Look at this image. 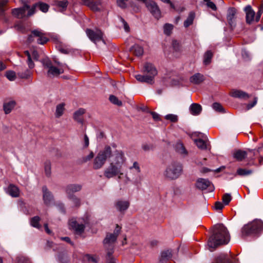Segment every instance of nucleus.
Masks as SVG:
<instances>
[{"label": "nucleus", "instance_id": "50", "mask_svg": "<svg viewBox=\"0 0 263 263\" xmlns=\"http://www.w3.org/2000/svg\"><path fill=\"white\" fill-rule=\"evenodd\" d=\"M212 107H213V108L217 111H219V112H223V107L222 106V105L219 104V103H213V105H212Z\"/></svg>", "mask_w": 263, "mask_h": 263}, {"label": "nucleus", "instance_id": "23", "mask_svg": "<svg viewBox=\"0 0 263 263\" xmlns=\"http://www.w3.org/2000/svg\"><path fill=\"white\" fill-rule=\"evenodd\" d=\"M85 112V110L83 108H79L77 110H76L73 114V119L75 121L80 123L81 124H83L84 120L83 118V116Z\"/></svg>", "mask_w": 263, "mask_h": 263}, {"label": "nucleus", "instance_id": "21", "mask_svg": "<svg viewBox=\"0 0 263 263\" xmlns=\"http://www.w3.org/2000/svg\"><path fill=\"white\" fill-rule=\"evenodd\" d=\"M211 184V182L208 180L203 178L197 179L196 183V187L201 190L206 189Z\"/></svg>", "mask_w": 263, "mask_h": 263}, {"label": "nucleus", "instance_id": "18", "mask_svg": "<svg viewBox=\"0 0 263 263\" xmlns=\"http://www.w3.org/2000/svg\"><path fill=\"white\" fill-rule=\"evenodd\" d=\"M42 192L44 202L45 204L48 205L50 204L53 200V197L51 193L45 186L42 187Z\"/></svg>", "mask_w": 263, "mask_h": 263}, {"label": "nucleus", "instance_id": "53", "mask_svg": "<svg viewBox=\"0 0 263 263\" xmlns=\"http://www.w3.org/2000/svg\"><path fill=\"white\" fill-rule=\"evenodd\" d=\"M165 118L166 120H170L173 122H175L178 120L177 116L173 114L167 115L166 116H165Z\"/></svg>", "mask_w": 263, "mask_h": 263}, {"label": "nucleus", "instance_id": "7", "mask_svg": "<svg viewBox=\"0 0 263 263\" xmlns=\"http://www.w3.org/2000/svg\"><path fill=\"white\" fill-rule=\"evenodd\" d=\"M182 172L181 164L177 162H172L167 165L164 172V176L169 180H174L178 178Z\"/></svg>", "mask_w": 263, "mask_h": 263}, {"label": "nucleus", "instance_id": "15", "mask_svg": "<svg viewBox=\"0 0 263 263\" xmlns=\"http://www.w3.org/2000/svg\"><path fill=\"white\" fill-rule=\"evenodd\" d=\"M120 231L121 228L118 225H117L114 233L107 234L106 235V236L104 240V244L106 246L107 245H109L114 243L116 241Z\"/></svg>", "mask_w": 263, "mask_h": 263}, {"label": "nucleus", "instance_id": "40", "mask_svg": "<svg viewBox=\"0 0 263 263\" xmlns=\"http://www.w3.org/2000/svg\"><path fill=\"white\" fill-rule=\"evenodd\" d=\"M129 6L130 7L131 11L133 13H137L140 11V6L133 1L129 2Z\"/></svg>", "mask_w": 263, "mask_h": 263}, {"label": "nucleus", "instance_id": "25", "mask_svg": "<svg viewBox=\"0 0 263 263\" xmlns=\"http://www.w3.org/2000/svg\"><path fill=\"white\" fill-rule=\"evenodd\" d=\"M253 172L252 170L247 169L243 168H238L237 170L236 173L234 174V176H239L241 177H244L249 176L251 175Z\"/></svg>", "mask_w": 263, "mask_h": 263}, {"label": "nucleus", "instance_id": "39", "mask_svg": "<svg viewBox=\"0 0 263 263\" xmlns=\"http://www.w3.org/2000/svg\"><path fill=\"white\" fill-rule=\"evenodd\" d=\"M214 263H231V260L228 256L222 255L216 258Z\"/></svg>", "mask_w": 263, "mask_h": 263}, {"label": "nucleus", "instance_id": "36", "mask_svg": "<svg viewBox=\"0 0 263 263\" xmlns=\"http://www.w3.org/2000/svg\"><path fill=\"white\" fill-rule=\"evenodd\" d=\"M15 105V102L13 101H9L4 104V110L5 114H8L11 112Z\"/></svg>", "mask_w": 263, "mask_h": 263}, {"label": "nucleus", "instance_id": "35", "mask_svg": "<svg viewBox=\"0 0 263 263\" xmlns=\"http://www.w3.org/2000/svg\"><path fill=\"white\" fill-rule=\"evenodd\" d=\"M195 16V13L193 12H191L189 13L186 20L184 22V26L185 28H187L193 24Z\"/></svg>", "mask_w": 263, "mask_h": 263}, {"label": "nucleus", "instance_id": "33", "mask_svg": "<svg viewBox=\"0 0 263 263\" xmlns=\"http://www.w3.org/2000/svg\"><path fill=\"white\" fill-rule=\"evenodd\" d=\"M190 108L191 114L193 115H199L202 110L201 105L196 103L192 104Z\"/></svg>", "mask_w": 263, "mask_h": 263}, {"label": "nucleus", "instance_id": "49", "mask_svg": "<svg viewBox=\"0 0 263 263\" xmlns=\"http://www.w3.org/2000/svg\"><path fill=\"white\" fill-rule=\"evenodd\" d=\"M6 76L10 81H14L16 78L15 72L13 71H8L6 72Z\"/></svg>", "mask_w": 263, "mask_h": 263}, {"label": "nucleus", "instance_id": "46", "mask_svg": "<svg viewBox=\"0 0 263 263\" xmlns=\"http://www.w3.org/2000/svg\"><path fill=\"white\" fill-rule=\"evenodd\" d=\"M8 3L7 0H2L0 2V17H2L4 15L5 11V6Z\"/></svg>", "mask_w": 263, "mask_h": 263}, {"label": "nucleus", "instance_id": "14", "mask_svg": "<svg viewBox=\"0 0 263 263\" xmlns=\"http://www.w3.org/2000/svg\"><path fill=\"white\" fill-rule=\"evenodd\" d=\"M130 173L133 174L135 176L133 178V180L135 183H139L141 181V178L140 176V168L139 163L135 161L133 163V165L129 168Z\"/></svg>", "mask_w": 263, "mask_h": 263}, {"label": "nucleus", "instance_id": "10", "mask_svg": "<svg viewBox=\"0 0 263 263\" xmlns=\"http://www.w3.org/2000/svg\"><path fill=\"white\" fill-rule=\"evenodd\" d=\"M34 38L36 39V42L39 44H44L48 41L45 33L40 30H34L32 31L31 34L28 37L29 42H33Z\"/></svg>", "mask_w": 263, "mask_h": 263}, {"label": "nucleus", "instance_id": "59", "mask_svg": "<svg viewBox=\"0 0 263 263\" xmlns=\"http://www.w3.org/2000/svg\"><path fill=\"white\" fill-rule=\"evenodd\" d=\"M89 142L88 136L85 134L84 136V147L86 148L89 146Z\"/></svg>", "mask_w": 263, "mask_h": 263}, {"label": "nucleus", "instance_id": "41", "mask_svg": "<svg viewBox=\"0 0 263 263\" xmlns=\"http://www.w3.org/2000/svg\"><path fill=\"white\" fill-rule=\"evenodd\" d=\"M130 0H117V5L121 9L127 8L128 6Z\"/></svg>", "mask_w": 263, "mask_h": 263}, {"label": "nucleus", "instance_id": "64", "mask_svg": "<svg viewBox=\"0 0 263 263\" xmlns=\"http://www.w3.org/2000/svg\"><path fill=\"white\" fill-rule=\"evenodd\" d=\"M151 114L152 115V117H153V118L154 119V120H155L156 121H158V120H160L159 115L158 114H157L155 112H152Z\"/></svg>", "mask_w": 263, "mask_h": 263}, {"label": "nucleus", "instance_id": "51", "mask_svg": "<svg viewBox=\"0 0 263 263\" xmlns=\"http://www.w3.org/2000/svg\"><path fill=\"white\" fill-rule=\"evenodd\" d=\"M85 257L89 261L97 262L98 261V257L96 256H91L89 254H87L85 256Z\"/></svg>", "mask_w": 263, "mask_h": 263}, {"label": "nucleus", "instance_id": "54", "mask_svg": "<svg viewBox=\"0 0 263 263\" xmlns=\"http://www.w3.org/2000/svg\"><path fill=\"white\" fill-rule=\"evenodd\" d=\"M263 12V5H262L259 8L257 13V15L256 16H255V21L256 22H258L260 18V16H261V15L262 14Z\"/></svg>", "mask_w": 263, "mask_h": 263}, {"label": "nucleus", "instance_id": "20", "mask_svg": "<svg viewBox=\"0 0 263 263\" xmlns=\"http://www.w3.org/2000/svg\"><path fill=\"white\" fill-rule=\"evenodd\" d=\"M245 11L246 14V22L248 24H251L255 20L254 11L252 9L251 7L249 5L246 6L245 8Z\"/></svg>", "mask_w": 263, "mask_h": 263}, {"label": "nucleus", "instance_id": "4", "mask_svg": "<svg viewBox=\"0 0 263 263\" xmlns=\"http://www.w3.org/2000/svg\"><path fill=\"white\" fill-rule=\"evenodd\" d=\"M144 72L147 74H137L135 77L136 80L141 82H145L152 84L154 77L157 74V70L155 67L151 63H146L144 65Z\"/></svg>", "mask_w": 263, "mask_h": 263}, {"label": "nucleus", "instance_id": "9", "mask_svg": "<svg viewBox=\"0 0 263 263\" xmlns=\"http://www.w3.org/2000/svg\"><path fill=\"white\" fill-rule=\"evenodd\" d=\"M151 14L157 20L162 17L161 11L157 4L153 0H148L144 3Z\"/></svg>", "mask_w": 263, "mask_h": 263}, {"label": "nucleus", "instance_id": "24", "mask_svg": "<svg viewBox=\"0 0 263 263\" xmlns=\"http://www.w3.org/2000/svg\"><path fill=\"white\" fill-rule=\"evenodd\" d=\"M236 13V9L234 8H231L228 9L227 19L229 24L232 27L234 25L235 17Z\"/></svg>", "mask_w": 263, "mask_h": 263}, {"label": "nucleus", "instance_id": "61", "mask_svg": "<svg viewBox=\"0 0 263 263\" xmlns=\"http://www.w3.org/2000/svg\"><path fill=\"white\" fill-rule=\"evenodd\" d=\"M215 208L216 210H221L223 209V205L221 202L217 201L215 203Z\"/></svg>", "mask_w": 263, "mask_h": 263}, {"label": "nucleus", "instance_id": "13", "mask_svg": "<svg viewBox=\"0 0 263 263\" xmlns=\"http://www.w3.org/2000/svg\"><path fill=\"white\" fill-rule=\"evenodd\" d=\"M86 32L89 39L96 44L97 42L103 41V34L100 30L96 29L95 30H93L91 29H87L86 30Z\"/></svg>", "mask_w": 263, "mask_h": 263}, {"label": "nucleus", "instance_id": "34", "mask_svg": "<svg viewBox=\"0 0 263 263\" xmlns=\"http://www.w3.org/2000/svg\"><path fill=\"white\" fill-rule=\"evenodd\" d=\"M130 50L137 56H141L143 53V48L137 44L134 45L131 48Z\"/></svg>", "mask_w": 263, "mask_h": 263}, {"label": "nucleus", "instance_id": "38", "mask_svg": "<svg viewBox=\"0 0 263 263\" xmlns=\"http://www.w3.org/2000/svg\"><path fill=\"white\" fill-rule=\"evenodd\" d=\"M197 147L201 149H206L207 148L206 141L201 139L194 140Z\"/></svg>", "mask_w": 263, "mask_h": 263}, {"label": "nucleus", "instance_id": "22", "mask_svg": "<svg viewBox=\"0 0 263 263\" xmlns=\"http://www.w3.org/2000/svg\"><path fill=\"white\" fill-rule=\"evenodd\" d=\"M81 189L82 186L80 184H70L67 186L66 192L68 195L69 197H70L73 196V193L80 191Z\"/></svg>", "mask_w": 263, "mask_h": 263}, {"label": "nucleus", "instance_id": "17", "mask_svg": "<svg viewBox=\"0 0 263 263\" xmlns=\"http://www.w3.org/2000/svg\"><path fill=\"white\" fill-rule=\"evenodd\" d=\"M25 54L27 57V63L30 69H32L34 67V64L32 59L37 61L39 59V54L36 51H33L31 55L28 51L24 52Z\"/></svg>", "mask_w": 263, "mask_h": 263}, {"label": "nucleus", "instance_id": "32", "mask_svg": "<svg viewBox=\"0 0 263 263\" xmlns=\"http://www.w3.org/2000/svg\"><path fill=\"white\" fill-rule=\"evenodd\" d=\"M172 256L171 250H166L162 252L160 257V261L163 263L168 260Z\"/></svg>", "mask_w": 263, "mask_h": 263}, {"label": "nucleus", "instance_id": "1", "mask_svg": "<svg viewBox=\"0 0 263 263\" xmlns=\"http://www.w3.org/2000/svg\"><path fill=\"white\" fill-rule=\"evenodd\" d=\"M111 158L109 166L104 171V175L107 178H110L117 175L118 178H121V175L123 174L122 172V168L124 165L126 158L124 152L122 150H116L111 155Z\"/></svg>", "mask_w": 263, "mask_h": 263}, {"label": "nucleus", "instance_id": "56", "mask_svg": "<svg viewBox=\"0 0 263 263\" xmlns=\"http://www.w3.org/2000/svg\"><path fill=\"white\" fill-rule=\"evenodd\" d=\"M120 20L123 24L125 31L126 32H129L130 28L127 22L122 17H120Z\"/></svg>", "mask_w": 263, "mask_h": 263}, {"label": "nucleus", "instance_id": "60", "mask_svg": "<svg viewBox=\"0 0 263 263\" xmlns=\"http://www.w3.org/2000/svg\"><path fill=\"white\" fill-rule=\"evenodd\" d=\"M94 156V154L92 152H90L89 154L83 158V161L84 162H87V161H89L91 160Z\"/></svg>", "mask_w": 263, "mask_h": 263}, {"label": "nucleus", "instance_id": "8", "mask_svg": "<svg viewBox=\"0 0 263 263\" xmlns=\"http://www.w3.org/2000/svg\"><path fill=\"white\" fill-rule=\"evenodd\" d=\"M87 221L84 218L70 219L69 221V226L74 232L78 234H82L85 229V225Z\"/></svg>", "mask_w": 263, "mask_h": 263}, {"label": "nucleus", "instance_id": "27", "mask_svg": "<svg viewBox=\"0 0 263 263\" xmlns=\"http://www.w3.org/2000/svg\"><path fill=\"white\" fill-rule=\"evenodd\" d=\"M247 156V152L240 149L236 150L233 154L234 157L239 161H242Z\"/></svg>", "mask_w": 263, "mask_h": 263}, {"label": "nucleus", "instance_id": "37", "mask_svg": "<svg viewBox=\"0 0 263 263\" xmlns=\"http://www.w3.org/2000/svg\"><path fill=\"white\" fill-rule=\"evenodd\" d=\"M213 57V53L208 50L205 52L203 56V63L204 65H209L211 63V59Z\"/></svg>", "mask_w": 263, "mask_h": 263}, {"label": "nucleus", "instance_id": "62", "mask_svg": "<svg viewBox=\"0 0 263 263\" xmlns=\"http://www.w3.org/2000/svg\"><path fill=\"white\" fill-rule=\"evenodd\" d=\"M257 98L256 97L254 98V101L252 103L248 104L247 105V108L248 109L254 107L257 103Z\"/></svg>", "mask_w": 263, "mask_h": 263}, {"label": "nucleus", "instance_id": "43", "mask_svg": "<svg viewBox=\"0 0 263 263\" xmlns=\"http://www.w3.org/2000/svg\"><path fill=\"white\" fill-rule=\"evenodd\" d=\"M40 220V218L39 216H35L32 218L30 220L31 225L33 227L40 229L41 227L39 224Z\"/></svg>", "mask_w": 263, "mask_h": 263}, {"label": "nucleus", "instance_id": "29", "mask_svg": "<svg viewBox=\"0 0 263 263\" xmlns=\"http://www.w3.org/2000/svg\"><path fill=\"white\" fill-rule=\"evenodd\" d=\"M204 78L203 75L199 73H197L190 78V81L192 83L198 84L203 81Z\"/></svg>", "mask_w": 263, "mask_h": 263}, {"label": "nucleus", "instance_id": "19", "mask_svg": "<svg viewBox=\"0 0 263 263\" xmlns=\"http://www.w3.org/2000/svg\"><path fill=\"white\" fill-rule=\"evenodd\" d=\"M130 203L127 200H119L115 203L116 209L121 213H124L129 206Z\"/></svg>", "mask_w": 263, "mask_h": 263}, {"label": "nucleus", "instance_id": "11", "mask_svg": "<svg viewBox=\"0 0 263 263\" xmlns=\"http://www.w3.org/2000/svg\"><path fill=\"white\" fill-rule=\"evenodd\" d=\"M31 8L30 6L28 4L27 2H23V6L21 8H15L12 9V15L18 18H23L25 17H28L27 14H26V10L29 11V10Z\"/></svg>", "mask_w": 263, "mask_h": 263}, {"label": "nucleus", "instance_id": "12", "mask_svg": "<svg viewBox=\"0 0 263 263\" xmlns=\"http://www.w3.org/2000/svg\"><path fill=\"white\" fill-rule=\"evenodd\" d=\"M49 6L43 2H39L32 5L27 13L28 16H31L35 12L36 8L40 9L42 12L46 13L49 10Z\"/></svg>", "mask_w": 263, "mask_h": 263}, {"label": "nucleus", "instance_id": "58", "mask_svg": "<svg viewBox=\"0 0 263 263\" xmlns=\"http://www.w3.org/2000/svg\"><path fill=\"white\" fill-rule=\"evenodd\" d=\"M142 148L144 151H148L152 149L153 146L151 144L144 143L142 144Z\"/></svg>", "mask_w": 263, "mask_h": 263}, {"label": "nucleus", "instance_id": "26", "mask_svg": "<svg viewBox=\"0 0 263 263\" xmlns=\"http://www.w3.org/2000/svg\"><path fill=\"white\" fill-rule=\"evenodd\" d=\"M176 151L183 157L187 155V151L185 149L183 144L181 142H178L175 145Z\"/></svg>", "mask_w": 263, "mask_h": 263}, {"label": "nucleus", "instance_id": "52", "mask_svg": "<svg viewBox=\"0 0 263 263\" xmlns=\"http://www.w3.org/2000/svg\"><path fill=\"white\" fill-rule=\"evenodd\" d=\"M45 172L47 176H50L51 174V164L49 162H46L45 164Z\"/></svg>", "mask_w": 263, "mask_h": 263}, {"label": "nucleus", "instance_id": "48", "mask_svg": "<svg viewBox=\"0 0 263 263\" xmlns=\"http://www.w3.org/2000/svg\"><path fill=\"white\" fill-rule=\"evenodd\" d=\"M109 100L112 103L114 104L117 105L118 106L122 105V102L119 100V99L114 95L110 96Z\"/></svg>", "mask_w": 263, "mask_h": 263}, {"label": "nucleus", "instance_id": "55", "mask_svg": "<svg viewBox=\"0 0 263 263\" xmlns=\"http://www.w3.org/2000/svg\"><path fill=\"white\" fill-rule=\"evenodd\" d=\"M69 198L72 200L74 205L78 206L80 204V200L75 196H71Z\"/></svg>", "mask_w": 263, "mask_h": 263}, {"label": "nucleus", "instance_id": "31", "mask_svg": "<svg viewBox=\"0 0 263 263\" xmlns=\"http://www.w3.org/2000/svg\"><path fill=\"white\" fill-rule=\"evenodd\" d=\"M231 95L233 97L239 98L241 99H246L249 98V96L248 93L239 90H233L231 92Z\"/></svg>", "mask_w": 263, "mask_h": 263}, {"label": "nucleus", "instance_id": "30", "mask_svg": "<svg viewBox=\"0 0 263 263\" xmlns=\"http://www.w3.org/2000/svg\"><path fill=\"white\" fill-rule=\"evenodd\" d=\"M65 104L64 103H61L58 104L56 106L55 111V116L56 118L61 117L65 111Z\"/></svg>", "mask_w": 263, "mask_h": 263}, {"label": "nucleus", "instance_id": "28", "mask_svg": "<svg viewBox=\"0 0 263 263\" xmlns=\"http://www.w3.org/2000/svg\"><path fill=\"white\" fill-rule=\"evenodd\" d=\"M7 193L12 197H17L19 196L20 191L17 186L10 184L7 189Z\"/></svg>", "mask_w": 263, "mask_h": 263}, {"label": "nucleus", "instance_id": "57", "mask_svg": "<svg viewBox=\"0 0 263 263\" xmlns=\"http://www.w3.org/2000/svg\"><path fill=\"white\" fill-rule=\"evenodd\" d=\"M172 46H173V48L176 51L180 50V45L178 41H175V40L173 41L172 42Z\"/></svg>", "mask_w": 263, "mask_h": 263}, {"label": "nucleus", "instance_id": "44", "mask_svg": "<svg viewBox=\"0 0 263 263\" xmlns=\"http://www.w3.org/2000/svg\"><path fill=\"white\" fill-rule=\"evenodd\" d=\"M68 2L66 1H55V5L61 8L60 11H62L64 10L67 6Z\"/></svg>", "mask_w": 263, "mask_h": 263}, {"label": "nucleus", "instance_id": "2", "mask_svg": "<svg viewBox=\"0 0 263 263\" xmlns=\"http://www.w3.org/2000/svg\"><path fill=\"white\" fill-rule=\"evenodd\" d=\"M230 239L227 229L222 224H218L214 227L213 234L209 238L208 245L212 251L220 245L227 244Z\"/></svg>", "mask_w": 263, "mask_h": 263}, {"label": "nucleus", "instance_id": "47", "mask_svg": "<svg viewBox=\"0 0 263 263\" xmlns=\"http://www.w3.org/2000/svg\"><path fill=\"white\" fill-rule=\"evenodd\" d=\"M232 200V196L230 194L226 193L222 196V202L225 205H228Z\"/></svg>", "mask_w": 263, "mask_h": 263}, {"label": "nucleus", "instance_id": "6", "mask_svg": "<svg viewBox=\"0 0 263 263\" xmlns=\"http://www.w3.org/2000/svg\"><path fill=\"white\" fill-rule=\"evenodd\" d=\"M112 151L109 146L105 147L99 151L95 157L93 163V167L95 170L100 169L104 165L108 158L111 157Z\"/></svg>", "mask_w": 263, "mask_h": 263}, {"label": "nucleus", "instance_id": "5", "mask_svg": "<svg viewBox=\"0 0 263 263\" xmlns=\"http://www.w3.org/2000/svg\"><path fill=\"white\" fill-rule=\"evenodd\" d=\"M42 63L45 68L48 69L47 76L49 77H57L63 73L67 66L65 65L57 63V66H53L48 59L46 58L42 61Z\"/></svg>", "mask_w": 263, "mask_h": 263}, {"label": "nucleus", "instance_id": "45", "mask_svg": "<svg viewBox=\"0 0 263 263\" xmlns=\"http://www.w3.org/2000/svg\"><path fill=\"white\" fill-rule=\"evenodd\" d=\"M173 29V26L170 24H165L164 26V34L169 35L171 34Z\"/></svg>", "mask_w": 263, "mask_h": 263}, {"label": "nucleus", "instance_id": "3", "mask_svg": "<svg viewBox=\"0 0 263 263\" xmlns=\"http://www.w3.org/2000/svg\"><path fill=\"white\" fill-rule=\"evenodd\" d=\"M263 231V222L256 219L245 225L241 229V236L245 237L252 235H256Z\"/></svg>", "mask_w": 263, "mask_h": 263}, {"label": "nucleus", "instance_id": "16", "mask_svg": "<svg viewBox=\"0 0 263 263\" xmlns=\"http://www.w3.org/2000/svg\"><path fill=\"white\" fill-rule=\"evenodd\" d=\"M88 7L94 12H100L105 9L102 0H92Z\"/></svg>", "mask_w": 263, "mask_h": 263}, {"label": "nucleus", "instance_id": "42", "mask_svg": "<svg viewBox=\"0 0 263 263\" xmlns=\"http://www.w3.org/2000/svg\"><path fill=\"white\" fill-rule=\"evenodd\" d=\"M17 74L20 78L28 79L32 76V72L27 69L24 72H18Z\"/></svg>", "mask_w": 263, "mask_h": 263}, {"label": "nucleus", "instance_id": "63", "mask_svg": "<svg viewBox=\"0 0 263 263\" xmlns=\"http://www.w3.org/2000/svg\"><path fill=\"white\" fill-rule=\"evenodd\" d=\"M207 6L211 8L213 10H215L216 9V5L214 4V3H213L211 1L207 2Z\"/></svg>", "mask_w": 263, "mask_h": 263}]
</instances>
